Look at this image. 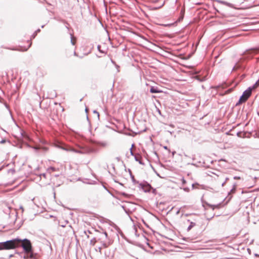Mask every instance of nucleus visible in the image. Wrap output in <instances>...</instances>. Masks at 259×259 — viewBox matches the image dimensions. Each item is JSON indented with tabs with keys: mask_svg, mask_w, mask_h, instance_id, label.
Listing matches in <instances>:
<instances>
[{
	"mask_svg": "<svg viewBox=\"0 0 259 259\" xmlns=\"http://www.w3.org/2000/svg\"><path fill=\"white\" fill-rule=\"evenodd\" d=\"M10 241H14L15 245L13 249L16 248L19 246H22L26 252L29 253L31 251V244L29 240L27 239L23 240L15 239L11 240Z\"/></svg>",
	"mask_w": 259,
	"mask_h": 259,
	"instance_id": "f257e3e1",
	"label": "nucleus"
},
{
	"mask_svg": "<svg viewBox=\"0 0 259 259\" xmlns=\"http://www.w3.org/2000/svg\"><path fill=\"white\" fill-rule=\"evenodd\" d=\"M15 244L13 241H7L0 243V250L3 249H12L14 247Z\"/></svg>",
	"mask_w": 259,
	"mask_h": 259,
	"instance_id": "f03ea898",
	"label": "nucleus"
},
{
	"mask_svg": "<svg viewBox=\"0 0 259 259\" xmlns=\"http://www.w3.org/2000/svg\"><path fill=\"white\" fill-rule=\"evenodd\" d=\"M251 94V89L249 88L248 90L245 91L242 95L240 97L239 99V103L245 102L248 98L250 97Z\"/></svg>",
	"mask_w": 259,
	"mask_h": 259,
	"instance_id": "7ed1b4c3",
	"label": "nucleus"
},
{
	"mask_svg": "<svg viewBox=\"0 0 259 259\" xmlns=\"http://www.w3.org/2000/svg\"><path fill=\"white\" fill-rule=\"evenodd\" d=\"M256 50H255L254 49H252L246 51L244 53V57L246 58H249L250 57V55H252V54H254L256 53Z\"/></svg>",
	"mask_w": 259,
	"mask_h": 259,
	"instance_id": "20e7f679",
	"label": "nucleus"
},
{
	"mask_svg": "<svg viewBox=\"0 0 259 259\" xmlns=\"http://www.w3.org/2000/svg\"><path fill=\"white\" fill-rule=\"evenodd\" d=\"M93 150L89 148H83L79 152L81 153L86 154L92 152Z\"/></svg>",
	"mask_w": 259,
	"mask_h": 259,
	"instance_id": "39448f33",
	"label": "nucleus"
},
{
	"mask_svg": "<svg viewBox=\"0 0 259 259\" xmlns=\"http://www.w3.org/2000/svg\"><path fill=\"white\" fill-rule=\"evenodd\" d=\"M150 92L152 93H160V91L157 90V89L153 87H152L150 89Z\"/></svg>",
	"mask_w": 259,
	"mask_h": 259,
	"instance_id": "423d86ee",
	"label": "nucleus"
},
{
	"mask_svg": "<svg viewBox=\"0 0 259 259\" xmlns=\"http://www.w3.org/2000/svg\"><path fill=\"white\" fill-rule=\"evenodd\" d=\"M195 223L193 222H191L190 225L188 227L187 230L189 231H190L194 226H195Z\"/></svg>",
	"mask_w": 259,
	"mask_h": 259,
	"instance_id": "0eeeda50",
	"label": "nucleus"
},
{
	"mask_svg": "<svg viewBox=\"0 0 259 259\" xmlns=\"http://www.w3.org/2000/svg\"><path fill=\"white\" fill-rule=\"evenodd\" d=\"M259 86V80H258L253 85V88H257V87Z\"/></svg>",
	"mask_w": 259,
	"mask_h": 259,
	"instance_id": "6e6552de",
	"label": "nucleus"
},
{
	"mask_svg": "<svg viewBox=\"0 0 259 259\" xmlns=\"http://www.w3.org/2000/svg\"><path fill=\"white\" fill-rule=\"evenodd\" d=\"M71 42L72 44V45H74L75 44V38H74L72 36L71 37Z\"/></svg>",
	"mask_w": 259,
	"mask_h": 259,
	"instance_id": "1a4fd4ad",
	"label": "nucleus"
},
{
	"mask_svg": "<svg viewBox=\"0 0 259 259\" xmlns=\"http://www.w3.org/2000/svg\"><path fill=\"white\" fill-rule=\"evenodd\" d=\"M196 77H197V79H198V80H199L200 81H203V80H205L206 79V77L205 76L202 79H200L199 78V76H197Z\"/></svg>",
	"mask_w": 259,
	"mask_h": 259,
	"instance_id": "9d476101",
	"label": "nucleus"
},
{
	"mask_svg": "<svg viewBox=\"0 0 259 259\" xmlns=\"http://www.w3.org/2000/svg\"><path fill=\"white\" fill-rule=\"evenodd\" d=\"M39 31H40V29H37V30L35 31V34H34L32 35L33 38H34V37H35V35H36L37 32H39Z\"/></svg>",
	"mask_w": 259,
	"mask_h": 259,
	"instance_id": "9b49d317",
	"label": "nucleus"
},
{
	"mask_svg": "<svg viewBox=\"0 0 259 259\" xmlns=\"http://www.w3.org/2000/svg\"><path fill=\"white\" fill-rule=\"evenodd\" d=\"M94 113L97 114V116H98V118H99V112H97V111H95H95H94Z\"/></svg>",
	"mask_w": 259,
	"mask_h": 259,
	"instance_id": "f8f14e48",
	"label": "nucleus"
},
{
	"mask_svg": "<svg viewBox=\"0 0 259 259\" xmlns=\"http://www.w3.org/2000/svg\"><path fill=\"white\" fill-rule=\"evenodd\" d=\"M135 160L137 161H139L140 163H141V162L139 161L138 158L137 157V156H135Z\"/></svg>",
	"mask_w": 259,
	"mask_h": 259,
	"instance_id": "ddd939ff",
	"label": "nucleus"
},
{
	"mask_svg": "<svg viewBox=\"0 0 259 259\" xmlns=\"http://www.w3.org/2000/svg\"><path fill=\"white\" fill-rule=\"evenodd\" d=\"M210 206L213 209H214L215 207H216L217 206H214V205H210Z\"/></svg>",
	"mask_w": 259,
	"mask_h": 259,
	"instance_id": "4468645a",
	"label": "nucleus"
},
{
	"mask_svg": "<svg viewBox=\"0 0 259 259\" xmlns=\"http://www.w3.org/2000/svg\"><path fill=\"white\" fill-rule=\"evenodd\" d=\"M234 179H235V180H239V179H240V177H235L234 178Z\"/></svg>",
	"mask_w": 259,
	"mask_h": 259,
	"instance_id": "2eb2a0df",
	"label": "nucleus"
},
{
	"mask_svg": "<svg viewBox=\"0 0 259 259\" xmlns=\"http://www.w3.org/2000/svg\"><path fill=\"white\" fill-rule=\"evenodd\" d=\"M130 151H131V155H134V153H133V151H132V148L130 149Z\"/></svg>",
	"mask_w": 259,
	"mask_h": 259,
	"instance_id": "dca6fc26",
	"label": "nucleus"
},
{
	"mask_svg": "<svg viewBox=\"0 0 259 259\" xmlns=\"http://www.w3.org/2000/svg\"><path fill=\"white\" fill-rule=\"evenodd\" d=\"M116 65V68H117V71H118V72H119V70L118 69V67H119V66H118L117 65Z\"/></svg>",
	"mask_w": 259,
	"mask_h": 259,
	"instance_id": "f3484780",
	"label": "nucleus"
},
{
	"mask_svg": "<svg viewBox=\"0 0 259 259\" xmlns=\"http://www.w3.org/2000/svg\"><path fill=\"white\" fill-rule=\"evenodd\" d=\"M13 256V254H11V255H10V257H12Z\"/></svg>",
	"mask_w": 259,
	"mask_h": 259,
	"instance_id": "a211bd4d",
	"label": "nucleus"
},
{
	"mask_svg": "<svg viewBox=\"0 0 259 259\" xmlns=\"http://www.w3.org/2000/svg\"><path fill=\"white\" fill-rule=\"evenodd\" d=\"M74 55L75 56H77L76 53L75 52H74Z\"/></svg>",
	"mask_w": 259,
	"mask_h": 259,
	"instance_id": "6ab92c4d",
	"label": "nucleus"
},
{
	"mask_svg": "<svg viewBox=\"0 0 259 259\" xmlns=\"http://www.w3.org/2000/svg\"><path fill=\"white\" fill-rule=\"evenodd\" d=\"M32 256H33V255H32V254L30 255V257L31 258H32Z\"/></svg>",
	"mask_w": 259,
	"mask_h": 259,
	"instance_id": "aec40b11",
	"label": "nucleus"
},
{
	"mask_svg": "<svg viewBox=\"0 0 259 259\" xmlns=\"http://www.w3.org/2000/svg\"><path fill=\"white\" fill-rule=\"evenodd\" d=\"M100 47L99 46H98V49L99 50L100 49Z\"/></svg>",
	"mask_w": 259,
	"mask_h": 259,
	"instance_id": "412c9836",
	"label": "nucleus"
},
{
	"mask_svg": "<svg viewBox=\"0 0 259 259\" xmlns=\"http://www.w3.org/2000/svg\"><path fill=\"white\" fill-rule=\"evenodd\" d=\"M236 69V67L235 66L234 68H233V70H235Z\"/></svg>",
	"mask_w": 259,
	"mask_h": 259,
	"instance_id": "4be33fe9",
	"label": "nucleus"
},
{
	"mask_svg": "<svg viewBox=\"0 0 259 259\" xmlns=\"http://www.w3.org/2000/svg\"><path fill=\"white\" fill-rule=\"evenodd\" d=\"M183 182L184 183H185V181L184 179L183 180Z\"/></svg>",
	"mask_w": 259,
	"mask_h": 259,
	"instance_id": "5701e85b",
	"label": "nucleus"
},
{
	"mask_svg": "<svg viewBox=\"0 0 259 259\" xmlns=\"http://www.w3.org/2000/svg\"><path fill=\"white\" fill-rule=\"evenodd\" d=\"M164 148L166 149H167V147L165 146Z\"/></svg>",
	"mask_w": 259,
	"mask_h": 259,
	"instance_id": "b1692460",
	"label": "nucleus"
},
{
	"mask_svg": "<svg viewBox=\"0 0 259 259\" xmlns=\"http://www.w3.org/2000/svg\"><path fill=\"white\" fill-rule=\"evenodd\" d=\"M85 111H86V112H87V111H88V109H87V108H86V109H85Z\"/></svg>",
	"mask_w": 259,
	"mask_h": 259,
	"instance_id": "393cba45",
	"label": "nucleus"
}]
</instances>
